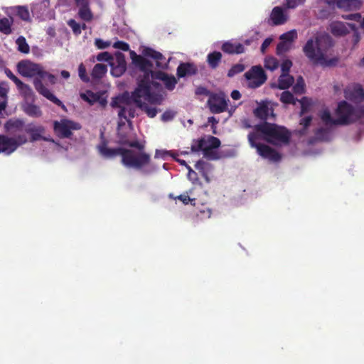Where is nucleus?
Instances as JSON below:
<instances>
[{
	"label": "nucleus",
	"instance_id": "58",
	"mask_svg": "<svg viewBox=\"0 0 364 364\" xmlns=\"http://www.w3.org/2000/svg\"><path fill=\"white\" fill-rule=\"evenodd\" d=\"M231 97L235 100H238L241 97V95L239 91L233 90L231 93Z\"/></svg>",
	"mask_w": 364,
	"mask_h": 364
},
{
	"label": "nucleus",
	"instance_id": "18",
	"mask_svg": "<svg viewBox=\"0 0 364 364\" xmlns=\"http://www.w3.org/2000/svg\"><path fill=\"white\" fill-rule=\"evenodd\" d=\"M255 114L260 119H268L273 116L272 105L269 102H263L258 105L255 110Z\"/></svg>",
	"mask_w": 364,
	"mask_h": 364
},
{
	"label": "nucleus",
	"instance_id": "35",
	"mask_svg": "<svg viewBox=\"0 0 364 364\" xmlns=\"http://www.w3.org/2000/svg\"><path fill=\"white\" fill-rule=\"evenodd\" d=\"M299 102L301 107V114H304L305 113L309 112L311 109V107L313 106L311 100L306 97L302 98L299 101Z\"/></svg>",
	"mask_w": 364,
	"mask_h": 364
},
{
	"label": "nucleus",
	"instance_id": "28",
	"mask_svg": "<svg viewBox=\"0 0 364 364\" xmlns=\"http://www.w3.org/2000/svg\"><path fill=\"white\" fill-rule=\"evenodd\" d=\"M12 19L3 18L0 19V31L4 34H9L11 32Z\"/></svg>",
	"mask_w": 364,
	"mask_h": 364
},
{
	"label": "nucleus",
	"instance_id": "52",
	"mask_svg": "<svg viewBox=\"0 0 364 364\" xmlns=\"http://www.w3.org/2000/svg\"><path fill=\"white\" fill-rule=\"evenodd\" d=\"M187 169L188 170V178L192 181V183H196L198 181L196 173L191 168V166H187Z\"/></svg>",
	"mask_w": 364,
	"mask_h": 364
},
{
	"label": "nucleus",
	"instance_id": "30",
	"mask_svg": "<svg viewBox=\"0 0 364 364\" xmlns=\"http://www.w3.org/2000/svg\"><path fill=\"white\" fill-rule=\"evenodd\" d=\"M297 38V31L296 30H291L285 33H283L280 36V40H285L288 42L291 46L293 42Z\"/></svg>",
	"mask_w": 364,
	"mask_h": 364
},
{
	"label": "nucleus",
	"instance_id": "59",
	"mask_svg": "<svg viewBox=\"0 0 364 364\" xmlns=\"http://www.w3.org/2000/svg\"><path fill=\"white\" fill-rule=\"evenodd\" d=\"M207 92H208L207 90L202 87H198L196 91V93L197 95H205V94H207Z\"/></svg>",
	"mask_w": 364,
	"mask_h": 364
},
{
	"label": "nucleus",
	"instance_id": "34",
	"mask_svg": "<svg viewBox=\"0 0 364 364\" xmlns=\"http://www.w3.org/2000/svg\"><path fill=\"white\" fill-rule=\"evenodd\" d=\"M280 100L284 104L295 105L296 102V100L294 97L293 95L288 91H284L282 93Z\"/></svg>",
	"mask_w": 364,
	"mask_h": 364
},
{
	"label": "nucleus",
	"instance_id": "57",
	"mask_svg": "<svg viewBox=\"0 0 364 364\" xmlns=\"http://www.w3.org/2000/svg\"><path fill=\"white\" fill-rule=\"evenodd\" d=\"M6 104L7 101L5 99L2 100V101L0 102V117H4L3 112L4 111L6 107Z\"/></svg>",
	"mask_w": 364,
	"mask_h": 364
},
{
	"label": "nucleus",
	"instance_id": "17",
	"mask_svg": "<svg viewBox=\"0 0 364 364\" xmlns=\"http://www.w3.org/2000/svg\"><path fill=\"white\" fill-rule=\"evenodd\" d=\"M48 6V0H37L31 6V12L37 18H42L47 14Z\"/></svg>",
	"mask_w": 364,
	"mask_h": 364
},
{
	"label": "nucleus",
	"instance_id": "53",
	"mask_svg": "<svg viewBox=\"0 0 364 364\" xmlns=\"http://www.w3.org/2000/svg\"><path fill=\"white\" fill-rule=\"evenodd\" d=\"M111 45L109 41H104L101 39L95 40V46L100 49H104L109 47Z\"/></svg>",
	"mask_w": 364,
	"mask_h": 364
},
{
	"label": "nucleus",
	"instance_id": "37",
	"mask_svg": "<svg viewBox=\"0 0 364 364\" xmlns=\"http://www.w3.org/2000/svg\"><path fill=\"white\" fill-rule=\"evenodd\" d=\"M305 83L302 77H299L296 80V84L293 87L294 92L296 94H301L304 91Z\"/></svg>",
	"mask_w": 364,
	"mask_h": 364
},
{
	"label": "nucleus",
	"instance_id": "45",
	"mask_svg": "<svg viewBox=\"0 0 364 364\" xmlns=\"http://www.w3.org/2000/svg\"><path fill=\"white\" fill-rule=\"evenodd\" d=\"M291 66L292 63L291 60L288 59L284 60L281 64L282 73H289Z\"/></svg>",
	"mask_w": 364,
	"mask_h": 364
},
{
	"label": "nucleus",
	"instance_id": "25",
	"mask_svg": "<svg viewBox=\"0 0 364 364\" xmlns=\"http://www.w3.org/2000/svg\"><path fill=\"white\" fill-rule=\"evenodd\" d=\"M24 112L32 117H38L41 115V111L40 108L33 104L26 103L23 105Z\"/></svg>",
	"mask_w": 364,
	"mask_h": 364
},
{
	"label": "nucleus",
	"instance_id": "46",
	"mask_svg": "<svg viewBox=\"0 0 364 364\" xmlns=\"http://www.w3.org/2000/svg\"><path fill=\"white\" fill-rule=\"evenodd\" d=\"M78 74L80 79L85 82L89 81V77L86 75V69L82 63L79 65Z\"/></svg>",
	"mask_w": 364,
	"mask_h": 364
},
{
	"label": "nucleus",
	"instance_id": "10",
	"mask_svg": "<svg viewBox=\"0 0 364 364\" xmlns=\"http://www.w3.org/2000/svg\"><path fill=\"white\" fill-rule=\"evenodd\" d=\"M208 103L210 111L213 113H220L228 109L230 115H232L235 109V107L228 108V100L223 92L211 95Z\"/></svg>",
	"mask_w": 364,
	"mask_h": 364
},
{
	"label": "nucleus",
	"instance_id": "15",
	"mask_svg": "<svg viewBox=\"0 0 364 364\" xmlns=\"http://www.w3.org/2000/svg\"><path fill=\"white\" fill-rule=\"evenodd\" d=\"M356 26L352 23H346L340 21L333 22L330 25L331 33L336 36L346 34L350 30H355Z\"/></svg>",
	"mask_w": 364,
	"mask_h": 364
},
{
	"label": "nucleus",
	"instance_id": "47",
	"mask_svg": "<svg viewBox=\"0 0 364 364\" xmlns=\"http://www.w3.org/2000/svg\"><path fill=\"white\" fill-rule=\"evenodd\" d=\"M9 87L7 83L4 82H0V97L6 100L7 93L9 92Z\"/></svg>",
	"mask_w": 364,
	"mask_h": 364
},
{
	"label": "nucleus",
	"instance_id": "19",
	"mask_svg": "<svg viewBox=\"0 0 364 364\" xmlns=\"http://www.w3.org/2000/svg\"><path fill=\"white\" fill-rule=\"evenodd\" d=\"M76 6L79 9V16L84 21H90L92 14L90 10L88 0H75Z\"/></svg>",
	"mask_w": 364,
	"mask_h": 364
},
{
	"label": "nucleus",
	"instance_id": "16",
	"mask_svg": "<svg viewBox=\"0 0 364 364\" xmlns=\"http://www.w3.org/2000/svg\"><path fill=\"white\" fill-rule=\"evenodd\" d=\"M196 168L201 173L206 183H209L213 180L212 175L213 166L210 163L199 161L195 166Z\"/></svg>",
	"mask_w": 364,
	"mask_h": 364
},
{
	"label": "nucleus",
	"instance_id": "49",
	"mask_svg": "<svg viewBox=\"0 0 364 364\" xmlns=\"http://www.w3.org/2000/svg\"><path fill=\"white\" fill-rule=\"evenodd\" d=\"M70 27L73 29V32L78 34L81 32L80 26L75 20H70L68 22Z\"/></svg>",
	"mask_w": 364,
	"mask_h": 364
},
{
	"label": "nucleus",
	"instance_id": "31",
	"mask_svg": "<svg viewBox=\"0 0 364 364\" xmlns=\"http://www.w3.org/2000/svg\"><path fill=\"white\" fill-rule=\"evenodd\" d=\"M221 57L220 52H213L208 55V62L212 68H215L220 61Z\"/></svg>",
	"mask_w": 364,
	"mask_h": 364
},
{
	"label": "nucleus",
	"instance_id": "6",
	"mask_svg": "<svg viewBox=\"0 0 364 364\" xmlns=\"http://www.w3.org/2000/svg\"><path fill=\"white\" fill-rule=\"evenodd\" d=\"M18 71L24 77H35L34 85L37 91L50 101L53 102L58 106L65 108L61 101L58 100L47 87H46L42 82L39 80V77L43 68L36 63L29 60H23L18 63Z\"/></svg>",
	"mask_w": 364,
	"mask_h": 364
},
{
	"label": "nucleus",
	"instance_id": "39",
	"mask_svg": "<svg viewBox=\"0 0 364 364\" xmlns=\"http://www.w3.org/2000/svg\"><path fill=\"white\" fill-rule=\"evenodd\" d=\"M48 80V82L49 83H50L51 85H53L55 83V77L45 71L43 69H42V71H41V75H40V77H39V80Z\"/></svg>",
	"mask_w": 364,
	"mask_h": 364
},
{
	"label": "nucleus",
	"instance_id": "22",
	"mask_svg": "<svg viewBox=\"0 0 364 364\" xmlns=\"http://www.w3.org/2000/svg\"><path fill=\"white\" fill-rule=\"evenodd\" d=\"M196 72V66L192 63H182L177 69V74L179 77H183L195 74Z\"/></svg>",
	"mask_w": 364,
	"mask_h": 364
},
{
	"label": "nucleus",
	"instance_id": "3",
	"mask_svg": "<svg viewBox=\"0 0 364 364\" xmlns=\"http://www.w3.org/2000/svg\"><path fill=\"white\" fill-rule=\"evenodd\" d=\"M346 97L358 104L357 109H354L350 104L342 101L338 104L333 116L328 109H323L320 113V117L324 125L348 124L357 119L364 121V90L362 87L357 85L352 90H346Z\"/></svg>",
	"mask_w": 364,
	"mask_h": 364
},
{
	"label": "nucleus",
	"instance_id": "43",
	"mask_svg": "<svg viewBox=\"0 0 364 364\" xmlns=\"http://www.w3.org/2000/svg\"><path fill=\"white\" fill-rule=\"evenodd\" d=\"M300 124L303 127V129L299 131L301 134L306 133L305 129L311 124V118L310 117H305L301 119Z\"/></svg>",
	"mask_w": 364,
	"mask_h": 364
},
{
	"label": "nucleus",
	"instance_id": "42",
	"mask_svg": "<svg viewBox=\"0 0 364 364\" xmlns=\"http://www.w3.org/2000/svg\"><path fill=\"white\" fill-rule=\"evenodd\" d=\"M96 59L98 61L109 62V63L110 64V62L112 61L114 58H112V55L108 52H102L97 55Z\"/></svg>",
	"mask_w": 364,
	"mask_h": 364
},
{
	"label": "nucleus",
	"instance_id": "2",
	"mask_svg": "<svg viewBox=\"0 0 364 364\" xmlns=\"http://www.w3.org/2000/svg\"><path fill=\"white\" fill-rule=\"evenodd\" d=\"M112 105L117 109L119 143L128 145L129 148H109L107 142L102 139L101 142L97 146L100 154L107 159L120 154L122 163L124 166L141 170L146 174L154 172L156 167L151 163L150 155L144 151V145L138 141H129L124 134V131L131 129L130 119L135 116V109L132 107L128 95L117 97L112 101Z\"/></svg>",
	"mask_w": 364,
	"mask_h": 364
},
{
	"label": "nucleus",
	"instance_id": "64",
	"mask_svg": "<svg viewBox=\"0 0 364 364\" xmlns=\"http://www.w3.org/2000/svg\"><path fill=\"white\" fill-rule=\"evenodd\" d=\"M116 1L119 5V4H123L124 0H116Z\"/></svg>",
	"mask_w": 364,
	"mask_h": 364
},
{
	"label": "nucleus",
	"instance_id": "36",
	"mask_svg": "<svg viewBox=\"0 0 364 364\" xmlns=\"http://www.w3.org/2000/svg\"><path fill=\"white\" fill-rule=\"evenodd\" d=\"M291 46L285 40H280V43L278 44L277 51L278 54H282L287 52L291 48Z\"/></svg>",
	"mask_w": 364,
	"mask_h": 364
},
{
	"label": "nucleus",
	"instance_id": "8",
	"mask_svg": "<svg viewBox=\"0 0 364 364\" xmlns=\"http://www.w3.org/2000/svg\"><path fill=\"white\" fill-rule=\"evenodd\" d=\"M28 138L25 134H19L17 136L10 137L5 135H0V153L10 155L14 152L18 147L25 144Z\"/></svg>",
	"mask_w": 364,
	"mask_h": 364
},
{
	"label": "nucleus",
	"instance_id": "41",
	"mask_svg": "<svg viewBox=\"0 0 364 364\" xmlns=\"http://www.w3.org/2000/svg\"><path fill=\"white\" fill-rule=\"evenodd\" d=\"M191 195H192V190H189L188 191L180 195L177 197L184 204H188L189 202L192 203L195 200V198H191Z\"/></svg>",
	"mask_w": 364,
	"mask_h": 364
},
{
	"label": "nucleus",
	"instance_id": "61",
	"mask_svg": "<svg viewBox=\"0 0 364 364\" xmlns=\"http://www.w3.org/2000/svg\"><path fill=\"white\" fill-rule=\"evenodd\" d=\"M61 75L63 77L68 79L70 77V73H69V72H68L66 70H63V71H61Z\"/></svg>",
	"mask_w": 364,
	"mask_h": 364
},
{
	"label": "nucleus",
	"instance_id": "50",
	"mask_svg": "<svg viewBox=\"0 0 364 364\" xmlns=\"http://www.w3.org/2000/svg\"><path fill=\"white\" fill-rule=\"evenodd\" d=\"M113 47L117 49H120L124 51H127L129 50V46L127 43L123 41H117L113 44Z\"/></svg>",
	"mask_w": 364,
	"mask_h": 364
},
{
	"label": "nucleus",
	"instance_id": "11",
	"mask_svg": "<svg viewBox=\"0 0 364 364\" xmlns=\"http://www.w3.org/2000/svg\"><path fill=\"white\" fill-rule=\"evenodd\" d=\"M53 129L58 136L68 138L72 134L73 131L80 129V125L74 121L62 119L53 122Z\"/></svg>",
	"mask_w": 364,
	"mask_h": 364
},
{
	"label": "nucleus",
	"instance_id": "56",
	"mask_svg": "<svg viewBox=\"0 0 364 364\" xmlns=\"http://www.w3.org/2000/svg\"><path fill=\"white\" fill-rule=\"evenodd\" d=\"M273 39L272 38H266L261 46V51L262 53H264L266 49L269 46V45L272 43Z\"/></svg>",
	"mask_w": 364,
	"mask_h": 364
},
{
	"label": "nucleus",
	"instance_id": "54",
	"mask_svg": "<svg viewBox=\"0 0 364 364\" xmlns=\"http://www.w3.org/2000/svg\"><path fill=\"white\" fill-rule=\"evenodd\" d=\"M212 212L210 208H205L200 211V218L201 219H207L210 218L211 216Z\"/></svg>",
	"mask_w": 364,
	"mask_h": 364
},
{
	"label": "nucleus",
	"instance_id": "20",
	"mask_svg": "<svg viewBox=\"0 0 364 364\" xmlns=\"http://www.w3.org/2000/svg\"><path fill=\"white\" fill-rule=\"evenodd\" d=\"M222 49L224 52L230 54H239L245 51V48L240 43L233 41L223 43Z\"/></svg>",
	"mask_w": 364,
	"mask_h": 364
},
{
	"label": "nucleus",
	"instance_id": "21",
	"mask_svg": "<svg viewBox=\"0 0 364 364\" xmlns=\"http://www.w3.org/2000/svg\"><path fill=\"white\" fill-rule=\"evenodd\" d=\"M24 122L19 119H11L4 124L5 130L7 132L14 133L23 130Z\"/></svg>",
	"mask_w": 364,
	"mask_h": 364
},
{
	"label": "nucleus",
	"instance_id": "40",
	"mask_svg": "<svg viewBox=\"0 0 364 364\" xmlns=\"http://www.w3.org/2000/svg\"><path fill=\"white\" fill-rule=\"evenodd\" d=\"M169 156L174 157L172 155V154L168 151L164 149H156L155 151V159H161L163 160H166Z\"/></svg>",
	"mask_w": 364,
	"mask_h": 364
},
{
	"label": "nucleus",
	"instance_id": "44",
	"mask_svg": "<svg viewBox=\"0 0 364 364\" xmlns=\"http://www.w3.org/2000/svg\"><path fill=\"white\" fill-rule=\"evenodd\" d=\"M244 70V66L241 64H237L234 65L229 71L228 76L232 77L235 75L241 73Z\"/></svg>",
	"mask_w": 364,
	"mask_h": 364
},
{
	"label": "nucleus",
	"instance_id": "38",
	"mask_svg": "<svg viewBox=\"0 0 364 364\" xmlns=\"http://www.w3.org/2000/svg\"><path fill=\"white\" fill-rule=\"evenodd\" d=\"M306 0H285L286 9H294L296 7L303 5Z\"/></svg>",
	"mask_w": 364,
	"mask_h": 364
},
{
	"label": "nucleus",
	"instance_id": "12",
	"mask_svg": "<svg viewBox=\"0 0 364 364\" xmlns=\"http://www.w3.org/2000/svg\"><path fill=\"white\" fill-rule=\"evenodd\" d=\"M247 86L256 88L261 86L267 80V76L260 65L253 66L245 75Z\"/></svg>",
	"mask_w": 364,
	"mask_h": 364
},
{
	"label": "nucleus",
	"instance_id": "27",
	"mask_svg": "<svg viewBox=\"0 0 364 364\" xmlns=\"http://www.w3.org/2000/svg\"><path fill=\"white\" fill-rule=\"evenodd\" d=\"M264 68L271 71H274L279 67V61L273 56H267L264 61Z\"/></svg>",
	"mask_w": 364,
	"mask_h": 364
},
{
	"label": "nucleus",
	"instance_id": "5",
	"mask_svg": "<svg viewBox=\"0 0 364 364\" xmlns=\"http://www.w3.org/2000/svg\"><path fill=\"white\" fill-rule=\"evenodd\" d=\"M332 38L328 34L317 33L306 41L303 47V52L314 64L334 65L338 59L332 56Z\"/></svg>",
	"mask_w": 364,
	"mask_h": 364
},
{
	"label": "nucleus",
	"instance_id": "14",
	"mask_svg": "<svg viewBox=\"0 0 364 364\" xmlns=\"http://www.w3.org/2000/svg\"><path fill=\"white\" fill-rule=\"evenodd\" d=\"M289 19L285 9L280 6L274 7L270 14V21L275 26L283 25Z\"/></svg>",
	"mask_w": 364,
	"mask_h": 364
},
{
	"label": "nucleus",
	"instance_id": "48",
	"mask_svg": "<svg viewBox=\"0 0 364 364\" xmlns=\"http://www.w3.org/2000/svg\"><path fill=\"white\" fill-rule=\"evenodd\" d=\"M6 73V75H7L8 77H9L11 80H12L14 81V82L16 85V86H20V87H25L23 85V82L18 79L17 78L13 73L11 71H10L9 70H6L5 71Z\"/></svg>",
	"mask_w": 364,
	"mask_h": 364
},
{
	"label": "nucleus",
	"instance_id": "24",
	"mask_svg": "<svg viewBox=\"0 0 364 364\" xmlns=\"http://www.w3.org/2000/svg\"><path fill=\"white\" fill-rule=\"evenodd\" d=\"M360 6V2L358 0H338L337 1V7L344 10H352L358 9Z\"/></svg>",
	"mask_w": 364,
	"mask_h": 364
},
{
	"label": "nucleus",
	"instance_id": "1",
	"mask_svg": "<svg viewBox=\"0 0 364 364\" xmlns=\"http://www.w3.org/2000/svg\"><path fill=\"white\" fill-rule=\"evenodd\" d=\"M142 54L144 56L132 53V62L141 75L139 76L138 87L132 95H128L133 108L134 104L149 117L153 118L159 112L156 107L164 100V96L161 92V87L157 80L163 82L168 90L174 89L177 80L173 75L163 72H154L153 63L145 58L153 59L156 67L164 68L167 66L168 60L161 53L146 48L143 50Z\"/></svg>",
	"mask_w": 364,
	"mask_h": 364
},
{
	"label": "nucleus",
	"instance_id": "60",
	"mask_svg": "<svg viewBox=\"0 0 364 364\" xmlns=\"http://www.w3.org/2000/svg\"><path fill=\"white\" fill-rule=\"evenodd\" d=\"M173 116V114L169 112H166L165 113L163 114L162 115V119L163 120H168L171 118H172Z\"/></svg>",
	"mask_w": 364,
	"mask_h": 364
},
{
	"label": "nucleus",
	"instance_id": "29",
	"mask_svg": "<svg viewBox=\"0 0 364 364\" xmlns=\"http://www.w3.org/2000/svg\"><path fill=\"white\" fill-rule=\"evenodd\" d=\"M13 11L23 21H28L30 19L29 11L26 7L16 6L13 9Z\"/></svg>",
	"mask_w": 364,
	"mask_h": 364
},
{
	"label": "nucleus",
	"instance_id": "55",
	"mask_svg": "<svg viewBox=\"0 0 364 364\" xmlns=\"http://www.w3.org/2000/svg\"><path fill=\"white\" fill-rule=\"evenodd\" d=\"M325 131L323 128L318 129L316 132V138L320 140H328V133L323 134L322 132Z\"/></svg>",
	"mask_w": 364,
	"mask_h": 364
},
{
	"label": "nucleus",
	"instance_id": "4",
	"mask_svg": "<svg viewBox=\"0 0 364 364\" xmlns=\"http://www.w3.org/2000/svg\"><path fill=\"white\" fill-rule=\"evenodd\" d=\"M289 139V133L287 129L267 122L257 125L254 132L248 135L251 146L256 148L261 156L272 161H279L280 155L268 146L261 144L260 141L264 140L275 145H282L287 144Z\"/></svg>",
	"mask_w": 364,
	"mask_h": 364
},
{
	"label": "nucleus",
	"instance_id": "7",
	"mask_svg": "<svg viewBox=\"0 0 364 364\" xmlns=\"http://www.w3.org/2000/svg\"><path fill=\"white\" fill-rule=\"evenodd\" d=\"M220 140L213 136H205L200 140L194 141L191 145L192 151L201 150L205 157L208 159L218 158V148L220 146Z\"/></svg>",
	"mask_w": 364,
	"mask_h": 364
},
{
	"label": "nucleus",
	"instance_id": "13",
	"mask_svg": "<svg viewBox=\"0 0 364 364\" xmlns=\"http://www.w3.org/2000/svg\"><path fill=\"white\" fill-rule=\"evenodd\" d=\"M109 65L112 75L114 77L121 76L125 72L127 68L124 55L121 53H117Z\"/></svg>",
	"mask_w": 364,
	"mask_h": 364
},
{
	"label": "nucleus",
	"instance_id": "63",
	"mask_svg": "<svg viewBox=\"0 0 364 364\" xmlns=\"http://www.w3.org/2000/svg\"><path fill=\"white\" fill-rule=\"evenodd\" d=\"M208 122L210 123H217L216 119L213 117H210L208 118Z\"/></svg>",
	"mask_w": 364,
	"mask_h": 364
},
{
	"label": "nucleus",
	"instance_id": "33",
	"mask_svg": "<svg viewBox=\"0 0 364 364\" xmlns=\"http://www.w3.org/2000/svg\"><path fill=\"white\" fill-rule=\"evenodd\" d=\"M16 45L18 46V50L23 53H28L30 50L29 46L26 43L25 38L20 36L17 38Z\"/></svg>",
	"mask_w": 364,
	"mask_h": 364
},
{
	"label": "nucleus",
	"instance_id": "62",
	"mask_svg": "<svg viewBox=\"0 0 364 364\" xmlns=\"http://www.w3.org/2000/svg\"><path fill=\"white\" fill-rule=\"evenodd\" d=\"M176 161H177L180 164L183 165V166H185L187 168V166H188V165L186 164V161H185L184 160H181V159H176Z\"/></svg>",
	"mask_w": 364,
	"mask_h": 364
},
{
	"label": "nucleus",
	"instance_id": "51",
	"mask_svg": "<svg viewBox=\"0 0 364 364\" xmlns=\"http://www.w3.org/2000/svg\"><path fill=\"white\" fill-rule=\"evenodd\" d=\"M23 85L26 87H20V86H17L18 90H20V92L25 96V97H31L32 95V90H31V88L25 85L24 83H23Z\"/></svg>",
	"mask_w": 364,
	"mask_h": 364
},
{
	"label": "nucleus",
	"instance_id": "26",
	"mask_svg": "<svg viewBox=\"0 0 364 364\" xmlns=\"http://www.w3.org/2000/svg\"><path fill=\"white\" fill-rule=\"evenodd\" d=\"M107 71V67L104 64H96L92 70V76L95 79L102 78Z\"/></svg>",
	"mask_w": 364,
	"mask_h": 364
},
{
	"label": "nucleus",
	"instance_id": "32",
	"mask_svg": "<svg viewBox=\"0 0 364 364\" xmlns=\"http://www.w3.org/2000/svg\"><path fill=\"white\" fill-rule=\"evenodd\" d=\"M81 98L90 104H93L99 100V96L91 91H86L80 94Z\"/></svg>",
	"mask_w": 364,
	"mask_h": 364
},
{
	"label": "nucleus",
	"instance_id": "9",
	"mask_svg": "<svg viewBox=\"0 0 364 364\" xmlns=\"http://www.w3.org/2000/svg\"><path fill=\"white\" fill-rule=\"evenodd\" d=\"M25 131L30 134L31 141L43 139L48 144L49 148L53 151H60L62 149V146L59 144L54 141L53 139L43 136L45 133V128L42 126H36L33 124H30L26 126Z\"/></svg>",
	"mask_w": 364,
	"mask_h": 364
},
{
	"label": "nucleus",
	"instance_id": "23",
	"mask_svg": "<svg viewBox=\"0 0 364 364\" xmlns=\"http://www.w3.org/2000/svg\"><path fill=\"white\" fill-rule=\"evenodd\" d=\"M294 83V77L289 73H282L277 82V87L281 90L289 88Z\"/></svg>",
	"mask_w": 364,
	"mask_h": 364
}]
</instances>
